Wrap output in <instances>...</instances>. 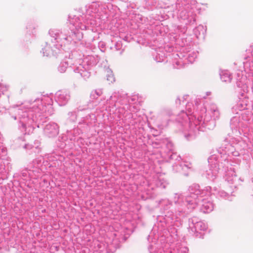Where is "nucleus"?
Returning a JSON list of instances; mask_svg holds the SVG:
<instances>
[{
  "mask_svg": "<svg viewBox=\"0 0 253 253\" xmlns=\"http://www.w3.org/2000/svg\"><path fill=\"white\" fill-rule=\"evenodd\" d=\"M228 78H229V81L230 82L231 81V78L230 77H228Z\"/></svg>",
  "mask_w": 253,
  "mask_h": 253,
  "instance_id": "nucleus-1",
  "label": "nucleus"
}]
</instances>
